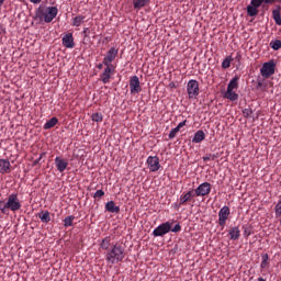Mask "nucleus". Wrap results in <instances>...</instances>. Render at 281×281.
I'll list each match as a JSON object with an SVG mask.
<instances>
[{"label": "nucleus", "instance_id": "4be33fe9", "mask_svg": "<svg viewBox=\"0 0 281 281\" xmlns=\"http://www.w3.org/2000/svg\"><path fill=\"white\" fill-rule=\"evenodd\" d=\"M150 3V0H133V8L137 12L142 10V8H146Z\"/></svg>", "mask_w": 281, "mask_h": 281}, {"label": "nucleus", "instance_id": "7c9ffc66", "mask_svg": "<svg viewBox=\"0 0 281 281\" xmlns=\"http://www.w3.org/2000/svg\"><path fill=\"white\" fill-rule=\"evenodd\" d=\"M270 47L274 52H278V49H281V41L280 40L271 41L270 42Z\"/></svg>", "mask_w": 281, "mask_h": 281}, {"label": "nucleus", "instance_id": "f03ea898", "mask_svg": "<svg viewBox=\"0 0 281 281\" xmlns=\"http://www.w3.org/2000/svg\"><path fill=\"white\" fill-rule=\"evenodd\" d=\"M125 258L126 250L120 244L112 245L105 254V260L109 265H117V262H122Z\"/></svg>", "mask_w": 281, "mask_h": 281}, {"label": "nucleus", "instance_id": "c756f323", "mask_svg": "<svg viewBox=\"0 0 281 281\" xmlns=\"http://www.w3.org/2000/svg\"><path fill=\"white\" fill-rule=\"evenodd\" d=\"M267 267H269V255L263 254V255H261V265H260V268H261V269H267Z\"/></svg>", "mask_w": 281, "mask_h": 281}, {"label": "nucleus", "instance_id": "ddd939ff", "mask_svg": "<svg viewBox=\"0 0 281 281\" xmlns=\"http://www.w3.org/2000/svg\"><path fill=\"white\" fill-rule=\"evenodd\" d=\"M262 5L260 0H251L250 5L247 7L248 16H258V8Z\"/></svg>", "mask_w": 281, "mask_h": 281}, {"label": "nucleus", "instance_id": "4468645a", "mask_svg": "<svg viewBox=\"0 0 281 281\" xmlns=\"http://www.w3.org/2000/svg\"><path fill=\"white\" fill-rule=\"evenodd\" d=\"M117 53H119L117 48L111 47L108 50L105 57L103 58V65H113L112 64L113 60H115V58H117Z\"/></svg>", "mask_w": 281, "mask_h": 281}, {"label": "nucleus", "instance_id": "0eeeda50", "mask_svg": "<svg viewBox=\"0 0 281 281\" xmlns=\"http://www.w3.org/2000/svg\"><path fill=\"white\" fill-rule=\"evenodd\" d=\"M103 72L100 75V80L103 82V85H109L111 80V76L115 74V67L113 65H104Z\"/></svg>", "mask_w": 281, "mask_h": 281}, {"label": "nucleus", "instance_id": "37998d69", "mask_svg": "<svg viewBox=\"0 0 281 281\" xmlns=\"http://www.w3.org/2000/svg\"><path fill=\"white\" fill-rule=\"evenodd\" d=\"M30 1H31V3L38 4V3H41V1H43V0H30Z\"/></svg>", "mask_w": 281, "mask_h": 281}, {"label": "nucleus", "instance_id": "a878e982", "mask_svg": "<svg viewBox=\"0 0 281 281\" xmlns=\"http://www.w3.org/2000/svg\"><path fill=\"white\" fill-rule=\"evenodd\" d=\"M85 19H87V16L77 15L76 18L72 19V26L80 27V25H82V23H85Z\"/></svg>", "mask_w": 281, "mask_h": 281}, {"label": "nucleus", "instance_id": "39448f33", "mask_svg": "<svg viewBox=\"0 0 281 281\" xmlns=\"http://www.w3.org/2000/svg\"><path fill=\"white\" fill-rule=\"evenodd\" d=\"M276 74V61L273 59L263 63L262 67L260 68V75L262 78H271Z\"/></svg>", "mask_w": 281, "mask_h": 281}, {"label": "nucleus", "instance_id": "f704fd0d", "mask_svg": "<svg viewBox=\"0 0 281 281\" xmlns=\"http://www.w3.org/2000/svg\"><path fill=\"white\" fill-rule=\"evenodd\" d=\"M216 155L215 154H210L209 156H204L203 157V161H214V159H216Z\"/></svg>", "mask_w": 281, "mask_h": 281}, {"label": "nucleus", "instance_id": "cd10ccee", "mask_svg": "<svg viewBox=\"0 0 281 281\" xmlns=\"http://www.w3.org/2000/svg\"><path fill=\"white\" fill-rule=\"evenodd\" d=\"M40 221H42V223H49V221H52V216L49 215V211L42 212L40 214Z\"/></svg>", "mask_w": 281, "mask_h": 281}, {"label": "nucleus", "instance_id": "4c0bfd02", "mask_svg": "<svg viewBox=\"0 0 281 281\" xmlns=\"http://www.w3.org/2000/svg\"><path fill=\"white\" fill-rule=\"evenodd\" d=\"M45 153H42L41 155H40V157H38V159H35L34 161H33V166H38V164H41V159H43V157H45Z\"/></svg>", "mask_w": 281, "mask_h": 281}, {"label": "nucleus", "instance_id": "bb28decb", "mask_svg": "<svg viewBox=\"0 0 281 281\" xmlns=\"http://www.w3.org/2000/svg\"><path fill=\"white\" fill-rule=\"evenodd\" d=\"M234 61V58L232 56H227L223 61H222V69H229L232 67V63Z\"/></svg>", "mask_w": 281, "mask_h": 281}, {"label": "nucleus", "instance_id": "f3484780", "mask_svg": "<svg viewBox=\"0 0 281 281\" xmlns=\"http://www.w3.org/2000/svg\"><path fill=\"white\" fill-rule=\"evenodd\" d=\"M55 166H56L58 172H65L67 170V167L69 166V161H67V159H65V158L57 156L55 158Z\"/></svg>", "mask_w": 281, "mask_h": 281}, {"label": "nucleus", "instance_id": "9b49d317", "mask_svg": "<svg viewBox=\"0 0 281 281\" xmlns=\"http://www.w3.org/2000/svg\"><path fill=\"white\" fill-rule=\"evenodd\" d=\"M210 192H212V184L210 182H203L195 190H193V194L195 196H207Z\"/></svg>", "mask_w": 281, "mask_h": 281}, {"label": "nucleus", "instance_id": "72a5a7b5", "mask_svg": "<svg viewBox=\"0 0 281 281\" xmlns=\"http://www.w3.org/2000/svg\"><path fill=\"white\" fill-rule=\"evenodd\" d=\"M179 128L175 127L171 130V132L169 133V139H175V137H177V133H179Z\"/></svg>", "mask_w": 281, "mask_h": 281}, {"label": "nucleus", "instance_id": "c9c22d12", "mask_svg": "<svg viewBox=\"0 0 281 281\" xmlns=\"http://www.w3.org/2000/svg\"><path fill=\"white\" fill-rule=\"evenodd\" d=\"M102 196H104V191L103 190H98L94 193L93 199H102Z\"/></svg>", "mask_w": 281, "mask_h": 281}, {"label": "nucleus", "instance_id": "ea45409f", "mask_svg": "<svg viewBox=\"0 0 281 281\" xmlns=\"http://www.w3.org/2000/svg\"><path fill=\"white\" fill-rule=\"evenodd\" d=\"M261 3H266L268 5H272V3H276V0H259Z\"/></svg>", "mask_w": 281, "mask_h": 281}, {"label": "nucleus", "instance_id": "2eb2a0df", "mask_svg": "<svg viewBox=\"0 0 281 281\" xmlns=\"http://www.w3.org/2000/svg\"><path fill=\"white\" fill-rule=\"evenodd\" d=\"M61 43L67 49H74L76 47L72 33H67L66 35H64L61 38Z\"/></svg>", "mask_w": 281, "mask_h": 281}, {"label": "nucleus", "instance_id": "c85d7f7f", "mask_svg": "<svg viewBox=\"0 0 281 281\" xmlns=\"http://www.w3.org/2000/svg\"><path fill=\"white\" fill-rule=\"evenodd\" d=\"M74 221H76V217L74 215H69L64 220V227H72Z\"/></svg>", "mask_w": 281, "mask_h": 281}, {"label": "nucleus", "instance_id": "f257e3e1", "mask_svg": "<svg viewBox=\"0 0 281 281\" xmlns=\"http://www.w3.org/2000/svg\"><path fill=\"white\" fill-rule=\"evenodd\" d=\"M23 207L18 193H11L7 201H0V212L2 214H10V212H19Z\"/></svg>", "mask_w": 281, "mask_h": 281}, {"label": "nucleus", "instance_id": "e433bc0d", "mask_svg": "<svg viewBox=\"0 0 281 281\" xmlns=\"http://www.w3.org/2000/svg\"><path fill=\"white\" fill-rule=\"evenodd\" d=\"M173 234H178V232H181V224H176L173 228L170 229Z\"/></svg>", "mask_w": 281, "mask_h": 281}, {"label": "nucleus", "instance_id": "1a4fd4ad", "mask_svg": "<svg viewBox=\"0 0 281 281\" xmlns=\"http://www.w3.org/2000/svg\"><path fill=\"white\" fill-rule=\"evenodd\" d=\"M187 92L190 100L196 98L199 95V81L194 79L189 80L187 83Z\"/></svg>", "mask_w": 281, "mask_h": 281}, {"label": "nucleus", "instance_id": "6e6552de", "mask_svg": "<svg viewBox=\"0 0 281 281\" xmlns=\"http://www.w3.org/2000/svg\"><path fill=\"white\" fill-rule=\"evenodd\" d=\"M232 214V211L229 210V206H223L218 212V225L222 227V229H225V225L227 223V220L229 218V215Z\"/></svg>", "mask_w": 281, "mask_h": 281}, {"label": "nucleus", "instance_id": "20e7f679", "mask_svg": "<svg viewBox=\"0 0 281 281\" xmlns=\"http://www.w3.org/2000/svg\"><path fill=\"white\" fill-rule=\"evenodd\" d=\"M240 80V77L235 76L227 86V90L224 93V98L226 100H231V102H236L238 100V93L234 91V89H238V81Z\"/></svg>", "mask_w": 281, "mask_h": 281}, {"label": "nucleus", "instance_id": "a19ab883", "mask_svg": "<svg viewBox=\"0 0 281 281\" xmlns=\"http://www.w3.org/2000/svg\"><path fill=\"white\" fill-rule=\"evenodd\" d=\"M97 68L98 69H104V61H102V64H98Z\"/></svg>", "mask_w": 281, "mask_h": 281}, {"label": "nucleus", "instance_id": "2f4dec72", "mask_svg": "<svg viewBox=\"0 0 281 281\" xmlns=\"http://www.w3.org/2000/svg\"><path fill=\"white\" fill-rule=\"evenodd\" d=\"M91 120L92 122H102L104 120V116L102 115V113L97 112L91 115Z\"/></svg>", "mask_w": 281, "mask_h": 281}, {"label": "nucleus", "instance_id": "c03bdc74", "mask_svg": "<svg viewBox=\"0 0 281 281\" xmlns=\"http://www.w3.org/2000/svg\"><path fill=\"white\" fill-rule=\"evenodd\" d=\"M3 3H5V0H0V8H3Z\"/></svg>", "mask_w": 281, "mask_h": 281}, {"label": "nucleus", "instance_id": "b1692460", "mask_svg": "<svg viewBox=\"0 0 281 281\" xmlns=\"http://www.w3.org/2000/svg\"><path fill=\"white\" fill-rule=\"evenodd\" d=\"M228 234L231 236V240H238V238H240V228L234 226L229 229Z\"/></svg>", "mask_w": 281, "mask_h": 281}, {"label": "nucleus", "instance_id": "6ab92c4d", "mask_svg": "<svg viewBox=\"0 0 281 281\" xmlns=\"http://www.w3.org/2000/svg\"><path fill=\"white\" fill-rule=\"evenodd\" d=\"M272 19L276 25H281V7L280 4L276 5V9L272 10Z\"/></svg>", "mask_w": 281, "mask_h": 281}, {"label": "nucleus", "instance_id": "7ed1b4c3", "mask_svg": "<svg viewBox=\"0 0 281 281\" xmlns=\"http://www.w3.org/2000/svg\"><path fill=\"white\" fill-rule=\"evenodd\" d=\"M36 16L40 21H44V23H52V21L58 16V8L45 7L42 4L36 10Z\"/></svg>", "mask_w": 281, "mask_h": 281}, {"label": "nucleus", "instance_id": "9d476101", "mask_svg": "<svg viewBox=\"0 0 281 281\" xmlns=\"http://www.w3.org/2000/svg\"><path fill=\"white\" fill-rule=\"evenodd\" d=\"M130 91L132 95H137V93H142V83L139 82V77L132 76L130 78Z\"/></svg>", "mask_w": 281, "mask_h": 281}, {"label": "nucleus", "instance_id": "473e14b6", "mask_svg": "<svg viewBox=\"0 0 281 281\" xmlns=\"http://www.w3.org/2000/svg\"><path fill=\"white\" fill-rule=\"evenodd\" d=\"M252 114H254V111L251 109H244L243 110L244 117H251Z\"/></svg>", "mask_w": 281, "mask_h": 281}, {"label": "nucleus", "instance_id": "f8f14e48", "mask_svg": "<svg viewBox=\"0 0 281 281\" xmlns=\"http://www.w3.org/2000/svg\"><path fill=\"white\" fill-rule=\"evenodd\" d=\"M146 164L150 172H157L161 168V164H159L158 156H149L146 160Z\"/></svg>", "mask_w": 281, "mask_h": 281}, {"label": "nucleus", "instance_id": "79ce46f5", "mask_svg": "<svg viewBox=\"0 0 281 281\" xmlns=\"http://www.w3.org/2000/svg\"><path fill=\"white\" fill-rule=\"evenodd\" d=\"M258 87H259V89H261V91H265V86L262 85V82H258Z\"/></svg>", "mask_w": 281, "mask_h": 281}, {"label": "nucleus", "instance_id": "5701e85b", "mask_svg": "<svg viewBox=\"0 0 281 281\" xmlns=\"http://www.w3.org/2000/svg\"><path fill=\"white\" fill-rule=\"evenodd\" d=\"M203 139H205V132H203L202 130H199L193 138H192V143L193 144H201V142H203Z\"/></svg>", "mask_w": 281, "mask_h": 281}, {"label": "nucleus", "instance_id": "393cba45", "mask_svg": "<svg viewBox=\"0 0 281 281\" xmlns=\"http://www.w3.org/2000/svg\"><path fill=\"white\" fill-rule=\"evenodd\" d=\"M56 124H58V119L54 116L44 124V131H49V128H54Z\"/></svg>", "mask_w": 281, "mask_h": 281}, {"label": "nucleus", "instance_id": "dca6fc26", "mask_svg": "<svg viewBox=\"0 0 281 281\" xmlns=\"http://www.w3.org/2000/svg\"><path fill=\"white\" fill-rule=\"evenodd\" d=\"M194 190H190L187 193H182L180 195V201L178 207H181V205H188L192 199H194Z\"/></svg>", "mask_w": 281, "mask_h": 281}, {"label": "nucleus", "instance_id": "58836bf2", "mask_svg": "<svg viewBox=\"0 0 281 281\" xmlns=\"http://www.w3.org/2000/svg\"><path fill=\"white\" fill-rule=\"evenodd\" d=\"M186 124H188V120H184V121L180 122V123L177 125V128H178L179 131H181V128H183V126H186Z\"/></svg>", "mask_w": 281, "mask_h": 281}, {"label": "nucleus", "instance_id": "aec40b11", "mask_svg": "<svg viewBox=\"0 0 281 281\" xmlns=\"http://www.w3.org/2000/svg\"><path fill=\"white\" fill-rule=\"evenodd\" d=\"M111 236H106L105 238H103L100 243V249H102V251H110L111 250V247H113L111 245Z\"/></svg>", "mask_w": 281, "mask_h": 281}, {"label": "nucleus", "instance_id": "423d86ee", "mask_svg": "<svg viewBox=\"0 0 281 281\" xmlns=\"http://www.w3.org/2000/svg\"><path fill=\"white\" fill-rule=\"evenodd\" d=\"M171 227H172V222L167 221V222L160 224L158 227H156L153 231V236L155 238H157L159 236H166V234H170Z\"/></svg>", "mask_w": 281, "mask_h": 281}, {"label": "nucleus", "instance_id": "412c9836", "mask_svg": "<svg viewBox=\"0 0 281 281\" xmlns=\"http://www.w3.org/2000/svg\"><path fill=\"white\" fill-rule=\"evenodd\" d=\"M105 210L111 214H120V206L115 205L114 201L106 202Z\"/></svg>", "mask_w": 281, "mask_h": 281}, {"label": "nucleus", "instance_id": "a18cd8bd", "mask_svg": "<svg viewBox=\"0 0 281 281\" xmlns=\"http://www.w3.org/2000/svg\"><path fill=\"white\" fill-rule=\"evenodd\" d=\"M258 281H267V280H265L262 277H259Z\"/></svg>", "mask_w": 281, "mask_h": 281}, {"label": "nucleus", "instance_id": "a211bd4d", "mask_svg": "<svg viewBox=\"0 0 281 281\" xmlns=\"http://www.w3.org/2000/svg\"><path fill=\"white\" fill-rule=\"evenodd\" d=\"M12 165L8 159H0V175H10L12 172Z\"/></svg>", "mask_w": 281, "mask_h": 281}]
</instances>
